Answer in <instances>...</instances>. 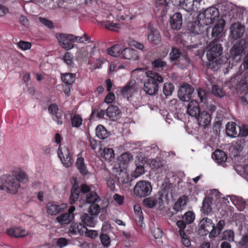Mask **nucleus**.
<instances>
[{"mask_svg": "<svg viewBox=\"0 0 248 248\" xmlns=\"http://www.w3.org/2000/svg\"><path fill=\"white\" fill-rule=\"evenodd\" d=\"M244 32V28L239 23H235L231 27L230 36L234 40L241 37Z\"/></svg>", "mask_w": 248, "mask_h": 248, "instance_id": "a211bd4d", "label": "nucleus"}, {"mask_svg": "<svg viewBox=\"0 0 248 248\" xmlns=\"http://www.w3.org/2000/svg\"><path fill=\"white\" fill-rule=\"evenodd\" d=\"M182 219L187 223L189 224L193 222L195 219V215L193 211H188L185 213L182 217Z\"/></svg>", "mask_w": 248, "mask_h": 248, "instance_id": "37998d69", "label": "nucleus"}, {"mask_svg": "<svg viewBox=\"0 0 248 248\" xmlns=\"http://www.w3.org/2000/svg\"><path fill=\"white\" fill-rule=\"evenodd\" d=\"M152 190L151 183L147 181L141 180L137 183L134 188L135 194L139 197H145L149 195Z\"/></svg>", "mask_w": 248, "mask_h": 248, "instance_id": "39448f33", "label": "nucleus"}, {"mask_svg": "<svg viewBox=\"0 0 248 248\" xmlns=\"http://www.w3.org/2000/svg\"><path fill=\"white\" fill-rule=\"evenodd\" d=\"M245 145V140L244 139L240 140H237L235 142L233 145V148L236 151L240 152H241L244 148Z\"/></svg>", "mask_w": 248, "mask_h": 248, "instance_id": "052dcab7", "label": "nucleus"}, {"mask_svg": "<svg viewBox=\"0 0 248 248\" xmlns=\"http://www.w3.org/2000/svg\"><path fill=\"white\" fill-rule=\"evenodd\" d=\"M225 225V221L224 220H220L217 224L216 226L214 225L212 232H211V237H215L219 235L222 231L223 230Z\"/></svg>", "mask_w": 248, "mask_h": 248, "instance_id": "2f4dec72", "label": "nucleus"}, {"mask_svg": "<svg viewBox=\"0 0 248 248\" xmlns=\"http://www.w3.org/2000/svg\"><path fill=\"white\" fill-rule=\"evenodd\" d=\"M199 103L196 100L190 101L187 107V113L192 117H197L201 112Z\"/></svg>", "mask_w": 248, "mask_h": 248, "instance_id": "412c9836", "label": "nucleus"}, {"mask_svg": "<svg viewBox=\"0 0 248 248\" xmlns=\"http://www.w3.org/2000/svg\"><path fill=\"white\" fill-rule=\"evenodd\" d=\"M239 132L238 136L241 137H246L248 136V126L243 124L241 126H239Z\"/></svg>", "mask_w": 248, "mask_h": 248, "instance_id": "bf43d9fd", "label": "nucleus"}, {"mask_svg": "<svg viewBox=\"0 0 248 248\" xmlns=\"http://www.w3.org/2000/svg\"><path fill=\"white\" fill-rule=\"evenodd\" d=\"M79 190L82 194H86V195L92 191L91 187L85 184H82L79 186Z\"/></svg>", "mask_w": 248, "mask_h": 248, "instance_id": "e2e57ef3", "label": "nucleus"}, {"mask_svg": "<svg viewBox=\"0 0 248 248\" xmlns=\"http://www.w3.org/2000/svg\"><path fill=\"white\" fill-rule=\"evenodd\" d=\"M134 209L136 214V221L139 223H142L143 221V216L140 207L139 206H135Z\"/></svg>", "mask_w": 248, "mask_h": 248, "instance_id": "a18cd8bd", "label": "nucleus"}, {"mask_svg": "<svg viewBox=\"0 0 248 248\" xmlns=\"http://www.w3.org/2000/svg\"><path fill=\"white\" fill-rule=\"evenodd\" d=\"M86 202L90 204L88 212L93 215H98L100 211V207L98 204L101 199L96 192L91 191L86 195Z\"/></svg>", "mask_w": 248, "mask_h": 248, "instance_id": "20e7f679", "label": "nucleus"}, {"mask_svg": "<svg viewBox=\"0 0 248 248\" xmlns=\"http://www.w3.org/2000/svg\"><path fill=\"white\" fill-rule=\"evenodd\" d=\"M147 39L153 45H158L161 41V36L159 31L151 28L148 31Z\"/></svg>", "mask_w": 248, "mask_h": 248, "instance_id": "2eb2a0df", "label": "nucleus"}, {"mask_svg": "<svg viewBox=\"0 0 248 248\" xmlns=\"http://www.w3.org/2000/svg\"><path fill=\"white\" fill-rule=\"evenodd\" d=\"M57 154L63 165L66 168L71 167L74 160L67 147L60 145Z\"/></svg>", "mask_w": 248, "mask_h": 248, "instance_id": "6e6552de", "label": "nucleus"}, {"mask_svg": "<svg viewBox=\"0 0 248 248\" xmlns=\"http://www.w3.org/2000/svg\"><path fill=\"white\" fill-rule=\"evenodd\" d=\"M101 156L106 161H111L114 158V151L112 148H105L101 153Z\"/></svg>", "mask_w": 248, "mask_h": 248, "instance_id": "a19ab883", "label": "nucleus"}, {"mask_svg": "<svg viewBox=\"0 0 248 248\" xmlns=\"http://www.w3.org/2000/svg\"><path fill=\"white\" fill-rule=\"evenodd\" d=\"M116 178L119 185L127 184L130 181L128 173L122 170H120L118 174L116 175Z\"/></svg>", "mask_w": 248, "mask_h": 248, "instance_id": "7c9ffc66", "label": "nucleus"}, {"mask_svg": "<svg viewBox=\"0 0 248 248\" xmlns=\"http://www.w3.org/2000/svg\"><path fill=\"white\" fill-rule=\"evenodd\" d=\"M194 92V88L188 83H184L178 92L179 99L184 102L189 101L191 98V94Z\"/></svg>", "mask_w": 248, "mask_h": 248, "instance_id": "f8f14e48", "label": "nucleus"}, {"mask_svg": "<svg viewBox=\"0 0 248 248\" xmlns=\"http://www.w3.org/2000/svg\"><path fill=\"white\" fill-rule=\"evenodd\" d=\"M64 62L69 66H71L73 63V56L70 52H66L62 57Z\"/></svg>", "mask_w": 248, "mask_h": 248, "instance_id": "4d7b16f0", "label": "nucleus"}, {"mask_svg": "<svg viewBox=\"0 0 248 248\" xmlns=\"http://www.w3.org/2000/svg\"><path fill=\"white\" fill-rule=\"evenodd\" d=\"M108 53L109 55L113 57H118L121 55L122 51L121 46L119 45H116L108 47L107 49Z\"/></svg>", "mask_w": 248, "mask_h": 248, "instance_id": "e433bc0d", "label": "nucleus"}, {"mask_svg": "<svg viewBox=\"0 0 248 248\" xmlns=\"http://www.w3.org/2000/svg\"><path fill=\"white\" fill-rule=\"evenodd\" d=\"M244 50V47L240 44H235L230 50L231 55L234 57L242 54Z\"/></svg>", "mask_w": 248, "mask_h": 248, "instance_id": "4c0bfd02", "label": "nucleus"}, {"mask_svg": "<svg viewBox=\"0 0 248 248\" xmlns=\"http://www.w3.org/2000/svg\"><path fill=\"white\" fill-rule=\"evenodd\" d=\"M198 226L199 234L201 236H205L209 233V236L211 237L212 230L214 227V224L212 219L208 217H203L200 220Z\"/></svg>", "mask_w": 248, "mask_h": 248, "instance_id": "1a4fd4ad", "label": "nucleus"}, {"mask_svg": "<svg viewBox=\"0 0 248 248\" xmlns=\"http://www.w3.org/2000/svg\"><path fill=\"white\" fill-rule=\"evenodd\" d=\"M17 47L22 50L30 49L31 46V44L30 42L24 41H20L17 43Z\"/></svg>", "mask_w": 248, "mask_h": 248, "instance_id": "6e6d98bb", "label": "nucleus"}, {"mask_svg": "<svg viewBox=\"0 0 248 248\" xmlns=\"http://www.w3.org/2000/svg\"><path fill=\"white\" fill-rule=\"evenodd\" d=\"M71 125L73 127L78 128L83 123V119L82 116L79 114L75 113L71 116Z\"/></svg>", "mask_w": 248, "mask_h": 248, "instance_id": "f704fd0d", "label": "nucleus"}, {"mask_svg": "<svg viewBox=\"0 0 248 248\" xmlns=\"http://www.w3.org/2000/svg\"><path fill=\"white\" fill-rule=\"evenodd\" d=\"M152 66L155 68H163L166 67L167 66V62L161 59H157L152 62Z\"/></svg>", "mask_w": 248, "mask_h": 248, "instance_id": "5fc2aeb1", "label": "nucleus"}, {"mask_svg": "<svg viewBox=\"0 0 248 248\" xmlns=\"http://www.w3.org/2000/svg\"><path fill=\"white\" fill-rule=\"evenodd\" d=\"M222 40H213L209 44V48L207 52V57L208 60H213L217 58L222 53L223 48L220 42Z\"/></svg>", "mask_w": 248, "mask_h": 248, "instance_id": "0eeeda50", "label": "nucleus"}, {"mask_svg": "<svg viewBox=\"0 0 248 248\" xmlns=\"http://www.w3.org/2000/svg\"><path fill=\"white\" fill-rule=\"evenodd\" d=\"M198 123L200 126L205 127L208 125L211 121V115L207 111H201L199 114L197 115Z\"/></svg>", "mask_w": 248, "mask_h": 248, "instance_id": "aec40b11", "label": "nucleus"}, {"mask_svg": "<svg viewBox=\"0 0 248 248\" xmlns=\"http://www.w3.org/2000/svg\"><path fill=\"white\" fill-rule=\"evenodd\" d=\"M212 93L217 97L221 98L225 95L222 90L217 85H214L212 88Z\"/></svg>", "mask_w": 248, "mask_h": 248, "instance_id": "603ef678", "label": "nucleus"}, {"mask_svg": "<svg viewBox=\"0 0 248 248\" xmlns=\"http://www.w3.org/2000/svg\"><path fill=\"white\" fill-rule=\"evenodd\" d=\"M121 55L123 59L132 60H138L139 56L138 51L131 48L127 47L121 51Z\"/></svg>", "mask_w": 248, "mask_h": 248, "instance_id": "393cba45", "label": "nucleus"}, {"mask_svg": "<svg viewBox=\"0 0 248 248\" xmlns=\"http://www.w3.org/2000/svg\"><path fill=\"white\" fill-rule=\"evenodd\" d=\"M100 239L103 246L106 247L109 246L110 244V238L107 234L101 233L100 235Z\"/></svg>", "mask_w": 248, "mask_h": 248, "instance_id": "864d4df0", "label": "nucleus"}, {"mask_svg": "<svg viewBox=\"0 0 248 248\" xmlns=\"http://www.w3.org/2000/svg\"><path fill=\"white\" fill-rule=\"evenodd\" d=\"M114 200L119 205H121L124 202V196L120 195L118 194H115L113 196Z\"/></svg>", "mask_w": 248, "mask_h": 248, "instance_id": "338daca9", "label": "nucleus"}, {"mask_svg": "<svg viewBox=\"0 0 248 248\" xmlns=\"http://www.w3.org/2000/svg\"><path fill=\"white\" fill-rule=\"evenodd\" d=\"M112 9L116 20H124L126 19V17L128 16V14L126 13L127 10L123 6L118 5L117 7H113Z\"/></svg>", "mask_w": 248, "mask_h": 248, "instance_id": "a878e982", "label": "nucleus"}, {"mask_svg": "<svg viewBox=\"0 0 248 248\" xmlns=\"http://www.w3.org/2000/svg\"><path fill=\"white\" fill-rule=\"evenodd\" d=\"M174 90V86L172 83L166 82L164 84L163 91L166 96L171 95Z\"/></svg>", "mask_w": 248, "mask_h": 248, "instance_id": "c03bdc74", "label": "nucleus"}, {"mask_svg": "<svg viewBox=\"0 0 248 248\" xmlns=\"http://www.w3.org/2000/svg\"><path fill=\"white\" fill-rule=\"evenodd\" d=\"M135 84V80L130 81L126 86L122 88L121 90V93H132V91L134 90V86Z\"/></svg>", "mask_w": 248, "mask_h": 248, "instance_id": "09e8293b", "label": "nucleus"}, {"mask_svg": "<svg viewBox=\"0 0 248 248\" xmlns=\"http://www.w3.org/2000/svg\"><path fill=\"white\" fill-rule=\"evenodd\" d=\"M239 244L242 247L248 246V233L244 235L239 242Z\"/></svg>", "mask_w": 248, "mask_h": 248, "instance_id": "774afa93", "label": "nucleus"}, {"mask_svg": "<svg viewBox=\"0 0 248 248\" xmlns=\"http://www.w3.org/2000/svg\"><path fill=\"white\" fill-rule=\"evenodd\" d=\"M1 185L0 189L6 190L7 192L16 193L20 187L19 183H25L28 180L26 172L20 170L15 173V175H4L0 179Z\"/></svg>", "mask_w": 248, "mask_h": 248, "instance_id": "f257e3e1", "label": "nucleus"}, {"mask_svg": "<svg viewBox=\"0 0 248 248\" xmlns=\"http://www.w3.org/2000/svg\"><path fill=\"white\" fill-rule=\"evenodd\" d=\"M146 74L148 79L144 82L143 90L149 95H155L158 91V84L163 82V78L159 74L152 71L147 72Z\"/></svg>", "mask_w": 248, "mask_h": 248, "instance_id": "f03ea898", "label": "nucleus"}, {"mask_svg": "<svg viewBox=\"0 0 248 248\" xmlns=\"http://www.w3.org/2000/svg\"><path fill=\"white\" fill-rule=\"evenodd\" d=\"M135 84V80L130 81L126 86L122 88L121 90V93H132V91L134 90V86Z\"/></svg>", "mask_w": 248, "mask_h": 248, "instance_id": "de8ad7c7", "label": "nucleus"}, {"mask_svg": "<svg viewBox=\"0 0 248 248\" xmlns=\"http://www.w3.org/2000/svg\"><path fill=\"white\" fill-rule=\"evenodd\" d=\"M67 204H57L54 202H49L46 205V213L51 216H55L63 212L67 208Z\"/></svg>", "mask_w": 248, "mask_h": 248, "instance_id": "9b49d317", "label": "nucleus"}, {"mask_svg": "<svg viewBox=\"0 0 248 248\" xmlns=\"http://www.w3.org/2000/svg\"><path fill=\"white\" fill-rule=\"evenodd\" d=\"M200 1L201 0H184L183 6H185V9L188 11L193 10L195 2H200Z\"/></svg>", "mask_w": 248, "mask_h": 248, "instance_id": "3c124183", "label": "nucleus"}, {"mask_svg": "<svg viewBox=\"0 0 248 248\" xmlns=\"http://www.w3.org/2000/svg\"><path fill=\"white\" fill-rule=\"evenodd\" d=\"M50 114L52 115V120L56 122L58 124L62 125L63 124L62 113L59 111H56V112H52Z\"/></svg>", "mask_w": 248, "mask_h": 248, "instance_id": "49530a36", "label": "nucleus"}, {"mask_svg": "<svg viewBox=\"0 0 248 248\" xmlns=\"http://www.w3.org/2000/svg\"><path fill=\"white\" fill-rule=\"evenodd\" d=\"M197 93L201 102L205 103L207 97V93L206 90L202 88H199L197 90Z\"/></svg>", "mask_w": 248, "mask_h": 248, "instance_id": "8fccbe9b", "label": "nucleus"}, {"mask_svg": "<svg viewBox=\"0 0 248 248\" xmlns=\"http://www.w3.org/2000/svg\"><path fill=\"white\" fill-rule=\"evenodd\" d=\"M158 202H159V203H160V202H162V200L161 198H158V200L157 198H146L144 200L143 203L147 207L153 208L156 205Z\"/></svg>", "mask_w": 248, "mask_h": 248, "instance_id": "58836bf2", "label": "nucleus"}, {"mask_svg": "<svg viewBox=\"0 0 248 248\" xmlns=\"http://www.w3.org/2000/svg\"><path fill=\"white\" fill-rule=\"evenodd\" d=\"M169 55L171 62L176 61L181 57L184 59L186 63H189L190 61V59L186 55H183L180 49L176 47H172Z\"/></svg>", "mask_w": 248, "mask_h": 248, "instance_id": "5701e85b", "label": "nucleus"}, {"mask_svg": "<svg viewBox=\"0 0 248 248\" xmlns=\"http://www.w3.org/2000/svg\"><path fill=\"white\" fill-rule=\"evenodd\" d=\"M121 110L117 106L110 105L106 110L107 116L112 121H116L120 117Z\"/></svg>", "mask_w": 248, "mask_h": 248, "instance_id": "4be33fe9", "label": "nucleus"}, {"mask_svg": "<svg viewBox=\"0 0 248 248\" xmlns=\"http://www.w3.org/2000/svg\"><path fill=\"white\" fill-rule=\"evenodd\" d=\"M204 25L201 23V20L198 19V17H197V20L189 24L188 30L191 37V40L192 42H195L196 45L199 44V42L197 41L196 39L199 38L200 34L203 32Z\"/></svg>", "mask_w": 248, "mask_h": 248, "instance_id": "423d86ee", "label": "nucleus"}, {"mask_svg": "<svg viewBox=\"0 0 248 248\" xmlns=\"http://www.w3.org/2000/svg\"><path fill=\"white\" fill-rule=\"evenodd\" d=\"M187 202V197L183 195L180 197L172 206V209L176 212L181 211L186 205Z\"/></svg>", "mask_w": 248, "mask_h": 248, "instance_id": "bb28decb", "label": "nucleus"}, {"mask_svg": "<svg viewBox=\"0 0 248 248\" xmlns=\"http://www.w3.org/2000/svg\"><path fill=\"white\" fill-rule=\"evenodd\" d=\"M212 201L209 198H205L202 202V210L203 212L208 215L212 212Z\"/></svg>", "mask_w": 248, "mask_h": 248, "instance_id": "72a5a7b5", "label": "nucleus"}, {"mask_svg": "<svg viewBox=\"0 0 248 248\" xmlns=\"http://www.w3.org/2000/svg\"><path fill=\"white\" fill-rule=\"evenodd\" d=\"M226 130L230 137H235L237 135V132L236 130V124L235 123H232L231 124L228 123L226 125Z\"/></svg>", "mask_w": 248, "mask_h": 248, "instance_id": "79ce46f5", "label": "nucleus"}, {"mask_svg": "<svg viewBox=\"0 0 248 248\" xmlns=\"http://www.w3.org/2000/svg\"><path fill=\"white\" fill-rule=\"evenodd\" d=\"M106 18V20L104 21L106 22L105 26L107 29L116 31L120 28V25L119 24L113 23L114 19H116V17L114 12H113L112 8L111 12L107 15Z\"/></svg>", "mask_w": 248, "mask_h": 248, "instance_id": "4468645a", "label": "nucleus"}, {"mask_svg": "<svg viewBox=\"0 0 248 248\" xmlns=\"http://www.w3.org/2000/svg\"><path fill=\"white\" fill-rule=\"evenodd\" d=\"M56 38L58 40L60 46L65 50H70L74 47L73 34H56Z\"/></svg>", "mask_w": 248, "mask_h": 248, "instance_id": "9d476101", "label": "nucleus"}, {"mask_svg": "<svg viewBox=\"0 0 248 248\" xmlns=\"http://www.w3.org/2000/svg\"><path fill=\"white\" fill-rule=\"evenodd\" d=\"M39 20L41 23L47 27L49 29H52L54 27L53 22L45 18L40 17Z\"/></svg>", "mask_w": 248, "mask_h": 248, "instance_id": "0e129e2a", "label": "nucleus"}, {"mask_svg": "<svg viewBox=\"0 0 248 248\" xmlns=\"http://www.w3.org/2000/svg\"><path fill=\"white\" fill-rule=\"evenodd\" d=\"M219 11L215 7H210L198 15V19L203 25H208L217 20L219 18Z\"/></svg>", "mask_w": 248, "mask_h": 248, "instance_id": "7ed1b4c3", "label": "nucleus"}, {"mask_svg": "<svg viewBox=\"0 0 248 248\" xmlns=\"http://www.w3.org/2000/svg\"><path fill=\"white\" fill-rule=\"evenodd\" d=\"M182 15L180 13H176L170 17V28L173 30H179L182 25Z\"/></svg>", "mask_w": 248, "mask_h": 248, "instance_id": "dca6fc26", "label": "nucleus"}, {"mask_svg": "<svg viewBox=\"0 0 248 248\" xmlns=\"http://www.w3.org/2000/svg\"><path fill=\"white\" fill-rule=\"evenodd\" d=\"M87 237H90L93 239L96 238L98 235V232L96 230H88L84 232Z\"/></svg>", "mask_w": 248, "mask_h": 248, "instance_id": "69168bd1", "label": "nucleus"}, {"mask_svg": "<svg viewBox=\"0 0 248 248\" xmlns=\"http://www.w3.org/2000/svg\"><path fill=\"white\" fill-rule=\"evenodd\" d=\"M73 216L68 213H63L56 217L57 221L61 224L69 223L73 219Z\"/></svg>", "mask_w": 248, "mask_h": 248, "instance_id": "c9c22d12", "label": "nucleus"}, {"mask_svg": "<svg viewBox=\"0 0 248 248\" xmlns=\"http://www.w3.org/2000/svg\"><path fill=\"white\" fill-rule=\"evenodd\" d=\"M97 215H93L88 213H83L80 216V219L82 222V224L86 227V226L89 227H94L96 224V216Z\"/></svg>", "mask_w": 248, "mask_h": 248, "instance_id": "6ab92c4d", "label": "nucleus"}, {"mask_svg": "<svg viewBox=\"0 0 248 248\" xmlns=\"http://www.w3.org/2000/svg\"><path fill=\"white\" fill-rule=\"evenodd\" d=\"M80 191L79 186L77 184H74L72 187L71 194L69 197L70 204H74L79 199Z\"/></svg>", "mask_w": 248, "mask_h": 248, "instance_id": "cd10ccee", "label": "nucleus"}, {"mask_svg": "<svg viewBox=\"0 0 248 248\" xmlns=\"http://www.w3.org/2000/svg\"><path fill=\"white\" fill-rule=\"evenodd\" d=\"M95 131L96 136L100 139L104 140L109 136V132L102 125L99 124L97 125Z\"/></svg>", "mask_w": 248, "mask_h": 248, "instance_id": "473e14b6", "label": "nucleus"}, {"mask_svg": "<svg viewBox=\"0 0 248 248\" xmlns=\"http://www.w3.org/2000/svg\"><path fill=\"white\" fill-rule=\"evenodd\" d=\"M87 231V228L80 223L73 222L71 223L69 231V232L73 235L83 234Z\"/></svg>", "mask_w": 248, "mask_h": 248, "instance_id": "b1692460", "label": "nucleus"}, {"mask_svg": "<svg viewBox=\"0 0 248 248\" xmlns=\"http://www.w3.org/2000/svg\"><path fill=\"white\" fill-rule=\"evenodd\" d=\"M212 156L218 163L225 162L227 158L225 152L220 149L216 150L212 154Z\"/></svg>", "mask_w": 248, "mask_h": 248, "instance_id": "c756f323", "label": "nucleus"}, {"mask_svg": "<svg viewBox=\"0 0 248 248\" xmlns=\"http://www.w3.org/2000/svg\"><path fill=\"white\" fill-rule=\"evenodd\" d=\"M209 62L207 63V67L208 68L212 69H216L218 68V64H221L218 60L217 59L213 60H208Z\"/></svg>", "mask_w": 248, "mask_h": 248, "instance_id": "680f3d73", "label": "nucleus"}, {"mask_svg": "<svg viewBox=\"0 0 248 248\" xmlns=\"http://www.w3.org/2000/svg\"><path fill=\"white\" fill-rule=\"evenodd\" d=\"M62 81L66 84L72 85L75 79V74L66 73L61 76Z\"/></svg>", "mask_w": 248, "mask_h": 248, "instance_id": "ea45409f", "label": "nucleus"}, {"mask_svg": "<svg viewBox=\"0 0 248 248\" xmlns=\"http://www.w3.org/2000/svg\"><path fill=\"white\" fill-rule=\"evenodd\" d=\"M75 165L79 172L82 175L85 176L88 173V170L84 163V159L83 157H78L76 160Z\"/></svg>", "mask_w": 248, "mask_h": 248, "instance_id": "c85d7f7f", "label": "nucleus"}, {"mask_svg": "<svg viewBox=\"0 0 248 248\" xmlns=\"http://www.w3.org/2000/svg\"><path fill=\"white\" fill-rule=\"evenodd\" d=\"M90 38L86 34H84L82 36H76L73 35L74 42L83 43L85 42H89Z\"/></svg>", "mask_w": 248, "mask_h": 248, "instance_id": "13d9d810", "label": "nucleus"}, {"mask_svg": "<svg viewBox=\"0 0 248 248\" xmlns=\"http://www.w3.org/2000/svg\"><path fill=\"white\" fill-rule=\"evenodd\" d=\"M225 25V20L223 19L219 20L212 28L211 35L212 38H215L213 40H221L222 31Z\"/></svg>", "mask_w": 248, "mask_h": 248, "instance_id": "ddd939ff", "label": "nucleus"}, {"mask_svg": "<svg viewBox=\"0 0 248 248\" xmlns=\"http://www.w3.org/2000/svg\"><path fill=\"white\" fill-rule=\"evenodd\" d=\"M6 233L14 238L22 237L28 234V232L21 227H13L6 230Z\"/></svg>", "mask_w": 248, "mask_h": 248, "instance_id": "f3484780", "label": "nucleus"}]
</instances>
